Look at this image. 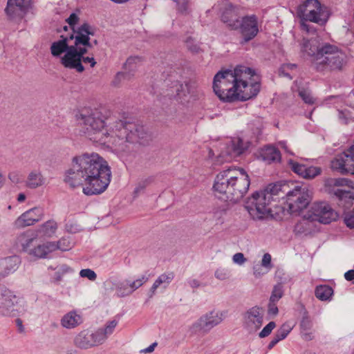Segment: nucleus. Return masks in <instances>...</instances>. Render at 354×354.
<instances>
[{"instance_id":"obj_1","label":"nucleus","mask_w":354,"mask_h":354,"mask_svg":"<svg viewBox=\"0 0 354 354\" xmlns=\"http://www.w3.org/2000/svg\"><path fill=\"white\" fill-rule=\"evenodd\" d=\"M85 136L117 152H127L136 143L144 144L147 133L142 126L105 118L97 110H84L76 115Z\"/></svg>"},{"instance_id":"obj_2","label":"nucleus","mask_w":354,"mask_h":354,"mask_svg":"<svg viewBox=\"0 0 354 354\" xmlns=\"http://www.w3.org/2000/svg\"><path fill=\"white\" fill-rule=\"evenodd\" d=\"M111 171L108 162L95 152L82 153L72 158L64 172V182L71 188L82 187L86 196L103 193L110 184Z\"/></svg>"},{"instance_id":"obj_3","label":"nucleus","mask_w":354,"mask_h":354,"mask_svg":"<svg viewBox=\"0 0 354 354\" xmlns=\"http://www.w3.org/2000/svg\"><path fill=\"white\" fill-rule=\"evenodd\" d=\"M254 76V71L244 66L218 71L214 77V92L224 102L246 101L259 92L260 84Z\"/></svg>"},{"instance_id":"obj_4","label":"nucleus","mask_w":354,"mask_h":354,"mask_svg":"<svg viewBox=\"0 0 354 354\" xmlns=\"http://www.w3.org/2000/svg\"><path fill=\"white\" fill-rule=\"evenodd\" d=\"M250 185L249 176L243 169L229 167L216 175L213 190L218 198L237 202L247 193Z\"/></svg>"},{"instance_id":"obj_5","label":"nucleus","mask_w":354,"mask_h":354,"mask_svg":"<svg viewBox=\"0 0 354 354\" xmlns=\"http://www.w3.org/2000/svg\"><path fill=\"white\" fill-rule=\"evenodd\" d=\"M95 28L88 23H84L76 29L73 28V43L70 51L64 57L61 58V64L66 68L75 69L79 73L84 71L83 65L80 64L82 54L87 52V47H91L90 36L95 35Z\"/></svg>"},{"instance_id":"obj_6","label":"nucleus","mask_w":354,"mask_h":354,"mask_svg":"<svg viewBox=\"0 0 354 354\" xmlns=\"http://www.w3.org/2000/svg\"><path fill=\"white\" fill-rule=\"evenodd\" d=\"M346 55L334 45L326 44L319 48L314 60L316 70L322 73L341 71L346 64Z\"/></svg>"},{"instance_id":"obj_7","label":"nucleus","mask_w":354,"mask_h":354,"mask_svg":"<svg viewBox=\"0 0 354 354\" xmlns=\"http://www.w3.org/2000/svg\"><path fill=\"white\" fill-rule=\"evenodd\" d=\"M301 17V28L309 32V25L306 21H310L324 26L329 19V12L327 7L322 6L318 0H306L299 8Z\"/></svg>"},{"instance_id":"obj_8","label":"nucleus","mask_w":354,"mask_h":354,"mask_svg":"<svg viewBox=\"0 0 354 354\" xmlns=\"http://www.w3.org/2000/svg\"><path fill=\"white\" fill-rule=\"evenodd\" d=\"M286 206L291 214L301 212L310 203L312 192L306 185L296 186L292 190L287 192Z\"/></svg>"},{"instance_id":"obj_9","label":"nucleus","mask_w":354,"mask_h":354,"mask_svg":"<svg viewBox=\"0 0 354 354\" xmlns=\"http://www.w3.org/2000/svg\"><path fill=\"white\" fill-rule=\"evenodd\" d=\"M147 281L148 277L146 275L139 276L134 279H126L122 281L110 278L104 282V285L110 286L111 290H115V294L118 297H124L133 294Z\"/></svg>"},{"instance_id":"obj_10","label":"nucleus","mask_w":354,"mask_h":354,"mask_svg":"<svg viewBox=\"0 0 354 354\" xmlns=\"http://www.w3.org/2000/svg\"><path fill=\"white\" fill-rule=\"evenodd\" d=\"M270 195H266L261 191L254 193L246 201L245 207L254 220L264 218L270 212Z\"/></svg>"},{"instance_id":"obj_11","label":"nucleus","mask_w":354,"mask_h":354,"mask_svg":"<svg viewBox=\"0 0 354 354\" xmlns=\"http://www.w3.org/2000/svg\"><path fill=\"white\" fill-rule=\"evenodd\" d=\"M339 215L331 206L326 202L313 203L304 217L312 221L328 224L337 219Z\"/></svg>"},{"instance_id":"obj_12","label":"nucleus","mask_w":354,"mask_h":354,"mask_svg":"<svg viewBox=\"0 0 354 354\" xmlns=\"http://www.w3.org/2000/svg\"><path fill=\"white\" fill-rule=\"evenodd\" d=\"M225 317V313L212 310L202 315L189 327L192 334L207 333L214 327L221 324Z\"/></svg>"},{"instance_id":"obj_13","label":"nucleus","mask_w":354,"mask_h":354,"mask_svg":"<svg viewBox=\"0 0 354 354\" xmlns=\"http://www.w3.org/2000/svg\"><path fill=\"white\" fill-rule=\"evenodd\" d=\"M330 167L333 171L342 174H354V142L346 151L335 156Z\"/></svg>"},{"instance_id":"obj_14","label":"nucleus","mask_w":354,"mask_h":354,"mask_svg":"<svg viewBox=\"0 0 354 354\" xmlns=\"http://www.w3.org/2000/svg\"><path fill=\"white\" fill-rule=\"evenodd\" d=\"M238 31L241 35L243 43H247L253 39L259 32L257 16L256 15L243 16L238 27Z\"/></svg>"},{"instance_id":"obj_15","label":"nucleus","mask_w":354,"mask_h":354,"mask_svg":"<svg viewBox=\"0 0 354 354\" xmlns=\"http://www.w3.org/2000/svg\"><path fill=\"white\" fill-rule=\"evenodd\" d=\"M31 0H8L5 13L10 21L20 22L28 13Z\"/></svg>"},{"instance_id":"obj_16","label":"nucleus","mask_w":354,"mask_h":354,"mask_svg":"<svg viewBox=\"0 0 354 354\" xmlns=\"http://www.w3.org/2000/svg\"><path fill=\"white\" fill-rule=\"evenodd\" d=\"M248 145L240 138H235L230 141L226 150L223 151L216 158L215 165H220L225 162H230L233 158L241 155L247 149Z\"/></svg>"},{"instance_id":"obj_17","label":"nucleus","mask_w":354,"mask_h":354,"mask_svg":"<svg viewBox=\"0 0 354 354\" xmlns=\"http://www.w3.org/2000/svg\"><path fill=\"white\" fill-rule=\"evenodd\" d=\"M243 8L229 4L222 10L221 20L231 30H238L242 18Z\"/></svg>"},{"instance_id":"obj_18","label":"nucleus","mask_w":354,"mask_h":354,"mask_svg":"<svg viewBox=\"0 0 354 354\" xmlns=\"http://www.w3.org/2000/svg\"><path fill=\"white\" fill-rule=\"evenodd\" d=\"M264 310L259 306L248 309L243 315V326L250 333L257 331L263 322Z\"/></svg>"},{"instance_id":"obj_19","label":"nucleus","mask_w":354,"mask_h":354,"mask_svg":"<svg viewBox=\"0 0 354 354\" xmlns=\"http://www.w3.org/2000/svg\"><path fill=\"white\" fill-rule=\"evenodd\" d=\"M44 209L41 207H35L31 208L21 216L15 221V225L18 228L33 225L35 223L41 221L44 218Z\"/></svg>"},{"instance_id":"obj_20","label":"nucleus","mask_w":354,"mask_h":354,"mask_svg":"<svg viewBox=\"0 0 354 354\" xmlns=\"http://www.w3.org/2000/svg\"><path fill=\"white\" fill-rule=\"evenodd\" d=\"M19 298L8 290L0 289V315L3 316L14 315L15 306Z\"/></svg>"},{"instance_id":"obj_21","label":"nucleus","mask_w":354,"mask_h":354,"mask_svg":"<svg viewBox=\"0 0 354 354\" xmlns=\"http://www.w3.org/2000/svg\"><path fill=\"white\" fill-rule=\"evenodd\" d=\"M73 35L67 36L62 35L60 39L52 43L50 46V53L53 57H58L61 55L65 53L62 57H64L67 53L70 51L73 44H71L73 41Z\"/></svg>"},{"instance_id":"obj_22","label":"nucleus","mask_w":354,"mask_h":354,"mask_svg":"<svg viewBox=\"0 0 354 354\" xmlns=\"http://www.w3.org/2000/svg\"><path fill=\"white\" fill-rule=\"evenodd\" d=\"M288 162L291 169L295 174L304 178H313L321 173V169L317 167H307L306 165L300 164L292 159H290Z\"/></svg>"},{"instance_id":"obj_23","label":"nucleus","mask_w":354,"mask_h":354,"mask_svg":"<svg viewBox=\"0 0 354 354\" xmlns=\"http://www.w3.org/2000/svg\"><path fill=\"white\" fill-rule=\"evenodd\" d=\"M118 324V322L117 320L113 319L108 322L105 324L104 328H99L91 333L94 346L102 344L108 337L113 333Z\"/></svg>"},{"instance_id":"obj_24","label":"nucleus","mask_w":354,"mask_h":354,"mask_svg":"<svg viewBox=\"0 0 354 354\" xmlns=\"http://www.w3.org/2000/svg\"><path fill=\"white\" fill-rule=\"evenodd\" d=\"M21 263L20 258L17 255L10 256L0 259V279L14 273Z\"/></svg>"},{"instance_id":"obj_25","label":"nucleus","mask_w":354,"mask_h":354,"mask_svg":"<svg viewBox=\"0 0 354 354\" xmlns=\"http://www.w3.org/2000/svg\"><path fill=\"white\" fill-rule=\"evenodd\" d=\"M46 182V178L42 172L39 169H33L28 174L25 185L30 189H35L44 186Z\"/></svg>"},{"instance_id":"obj_26","label":"nucleus","mask_w":354,"mask_h":354,"mask_svg":"<svg viewBox=\"0 0 354 354\" xmlns=\"http://www.w3.org/2000/svg\"><path fill=\"white\" fill-rule=\"evenodd\" d=\"M82 317L75 311H70L66 313L61 319L60 324L63 328L73 329L82 323Z\"/></svg>"},{"instance_id":"obj_27","label":"nucleus","mask_w":354,"mask_h":354,"mask_svg":"<svg viewBox=\"0 0 354 354\" xmlns=\"http://www.w3.org/2000/svg\"><path fill=\"white\" fill-rule=\"evenodd\" d=\"M35 238L29 232H24L17 236L15 245L18 248L22 251L28 252L30 254V251L32 250L31 246Z\"/></svg>"},{"instance_id":"obj_28","label":"nucleus","mask_w":354,"mask_h":354,"mask_svg":"<svg viewBox=\"0 0 354 354\" xmlns=\"http://www.w3.org/2000/svg\"><path fill=\"white\" fill-rule=\"evenodd\" d=\"M261 157L268 164L279 162L281 159L280 151L274 147L266 146L261 149Z\"/></svg>"},{"instance_id":"obj_29","label":"nucleus","mask_w":354,"mask_h":354,"mask_svg":"<svg viewBox=\"0 0 354 354\" xmlns=\"http://www.w3.org/2000/svg\"><path fill=\"white\" fill-rule=\"evenodd\" d=\"M74 344L82 349L94 347L91 333L86 330L81 331L74 339Z\"/></svg>"},{"instance_id":"obj_30","label":"nucleus","mask_w":354,"mask_h":354,"mask_svg":"<svg viewBox=\"0 0 354 354\" xmlns=\"http://www.w3.org/2000/svg\"><path fill=\"white\" fill-rule=\"evenodd\" d=\"M55 251V245L53 242H46L39 244L32 248L30 251V255L39 259H44L48 257V254Z\"/></svg>"},{"instance_id":"obj_31","label":"nucleus","mask_w":354,"mask_h":354,"mask_svg":"<svg viewBox=\"0 0 354 354\" xmlns=\"http://www.w3.org/2000/svg\"><path fill=\"white\" fill-rule=\"evenodd\" d=\"M174 278V274L173 272L163 273L160 274L154 281L152 286L151 287L150 292H151V295L155 294L156 290L158 288H162L163 289H166L169 285L171 283L172 280Z\"/></svg>"},{"instance_id":"obj_32","label":"nucleus","mask_w":354,"mask_h":354,"mask_svg":"<svg viewBox=\"0 0 354 354\" xmlns=\"http://www.w3.org/2000/svg\"><path fill=\"white\" fill-rule=\"evenodd\" d=\"M313 322L308 316H304L300 322L301 335L305 341L313 339Z\"/></svg>"},{"instance_id":"obj_33","label":"nucleus","mask_w":354,"mask_h":354,"mask_svg":"<svg viewBox=\"0 0 354 354\" xmlns=\"http://www.w3.org/2000/svg\"><path fill=\"white\" fill-rule=\"evenodd\" d=\"M286 188V185L274 183L269 185L265 189L261 190V192L266 195H270L269 200L272 201L274 200V196H280L281 193L285 194Z\"/></svg>"},{"instance_id":"obj_34","label":"nucleus","mask_w":354,"mask_h":354,"mask_svg":"<svg viewBox=\"0 0 354 354\" xmlns=\"http://www.w3.org/2000/svg\"><path fill=\"white\" fill-rule=\"evenodd\" d=\"M333 294V290L327 285L319 286L315 289V296L322 301L329 300Z\"/></svg>"},{"instance_id":"obj_35","label":"nucleus","mask_w":354,"mask_h":354,"mask_svg":"<svg viewBox=\"0 0 354 354\" xmlns=\"http://www.w3.org/2000/svg\"><path fill=\"white\" fill-rule=\"evenodd\" d=\"M57 225L55 221L50 220L44 223L39 229V232L44 236L50 237L56 232Z\"/></svg>"},{"instance_id":"obj_36","label":"nucleus","mask_w":354,"mask_h":354,"mask_svg":"<svg viewBox=\"0 0 354 354\" xmlns=\"http://www.w3.org/2000/svg\"><path fill=\"white\" fill-rule=\"evenodd\" d=\"M292 91L294 92H298V95L305 103L309 104H313L314 103L315 100L313 97L310 91L308 89H305L304 88H299L298 86L297 81L295 82L294 86L292 87Z\"/></svg>"},{"instance_id":"obj_37","label":"nucleus","mask_w":354,"mask_h":354,"mask_svg":"<svg viewBox=\"0 0 354 354\" xmlns=\"http://www.w3.org/2000/svg\"><path fill=\"white\" fill-rule=\"evenodd\" d=\"M319 50L315 44L314 41L304 39L301 44V51L306 53L308 56L316 58V54Z\"/></svg>"},{"instance_id":"obj_38","label":"nucleus","mask_w":354,"mask_h":354,"mask_svg":"<svg viewBox=\"0 0 354 354\" xmlns=\"http://www.w3.org/2000/svg\"><path fill=\"white\" fill-rule=\"evenodd\" d=\"M297 68V66L296 64H284L279 69V74L280 76L286 77L289 80H292Z\"/></svg>"},{"instance_id":"obj_39","label":"nucleus","mask_w":354,"mask_h":354,"mask_svg":"<svg viewBox=\"0 0 354 354\" xmlns=\"http://www.w3.org/2000/svg\"><path fill=\"white\" fill-rule=\"evenodd\" d=\"M153 182L152 177H148L139 181L133 191L134 197H137L139 194L144 192L145 189Z\"/></svg>"},{"instance_id":"obj_40","label":"nucleus","mask_w":354,"mask_h":354,"mask_svg":"<svg viewBox=\"0 0 354 354\" xmlns=\"http://www.w3.org/2000/svg\"><path fill=\"white\" fill-rule=\"evenodd\" d=\"M55 245V251L59 250L62 251H67L73 248V243L68 238H62L57 242L53 241Z\"/></svg>"},{"instance_id":"obj_41","label":"nucleus","mask_w":354,"mask_h":354,"mask_svg":"<svg viewBox=\"0 0 354 354\" xmlns=\"http://www.w3.org/2000/svg\"><path fill=\"white\" fill-rule=\"evenodd\" d=\"M140 62V59L138 57H131L127 59L124 64V68L129 71L128 73L130 76L131 75L130 74L131 72H134L137 70Z\"/></svg>"},{"instance_id":"obj_42","label":"nucleus","mask_w":354,"mask_h":354,"mask_svg":"<svg viewBox=\"0 0 354 354\" xmlns=\"http://www.w3.org/2000/svg\"><path fill=\"white\" fill-rule=\"evenodd\" d=\"M283 295V287L281 283H277L273 287L269 301L278 302Z\"/></svg>"},{"instance_id":"obj_43","label":"nucleus","mask_w":354,"mask_h":354,"mask_svg":"<svg viewBox=\"0 0 354 354\" xmlns=\"http://www.w3.org/2000/svg\"><path fill=\"white\" fill-rule=\"evenodd\" d=\"M56 270L53 277L55 281L58 282L62 280L63 276L66 273L72 271V269L67 265L62 264L55 268Z\"/></svg>"},{"instance_id":"obj_44","label":"nucleus","mask_w":354,"mask_h":354,"mask_svg":"<svg viewBox=\"0 0 354 354\" xmlns=\"http://www.w3.org/2000/svg\"><path fill=\"white\" fill-rule=\"evenodd\" d=\"M292 329V326L285 323L277 330L274 335L281 341L288 336Z\"/></svg>"},{"instance_id":"obj_45","label":"nucleus","mask_w":354,"mask_h":354,"mask_svg":"<svg viewBox=\"0 0 354 354\" xmlns=\"http://www.w3.org/2000/svg\"><path fill=\"white\" fill-rule=\"evenodd\" d=\"M344 222L348 228H354V208L344 213Z\"/></svg>"},{"instance_id":"obj_46","label":"nucleus","mask_w":354,"mask_h":354,"mask_svg":"<svg viewBox=\"0 0 354 354\" xmlns=\"http://www.w3.org/2000/svg\"><path fill=\"white\" fill-rule=\"evenodd\" d=\"M214 276L219 280H225L230 277V272L227 268H219L215 271Z\"/></svg>"},{"instance_id":"obj_47","label":"nucleus","mask_w":354,"mask_h":354,"mask_svg":"<svg viewBox=\"0 0 354 354\" xmlns=\"http://www.w3.org/2000/svg\"><path fill=\"white\" fill-rule=\"evenodd\" d=\"M335 194L341 201L348 199V202H350L354 199V196H353L351 192L344 191L341 189H337L335 191Z\"/></svg>"},{"instance_id":"obj_48","label":"nucleus","mask_w":354,"mask_h":354,"mask_svg":"<svg viewBox=\"0 0 354 354\" xmlns=\"http://www.w3.org/2000/svg\"><path fill=\"white\" fill-rule=\"evenodd\" d=\"M271 255L269 253H266L263 254L261 266L266 270V272H269L272 268V264L271 263Z\"/></svg>"},{"instance_id":"obj_49","label":"nucleus","mask_w":354,"mask_h":354,"mask_svg":"<svg viewBox=\"0 0 354 354\" xmlns=\"http://www.w3.org/2000/svg\"><path fill=\"white\" fill-rule=\"evenodd\" d=\"M80 276L83 278H87L91 281H95L97 278L96 273L89 268L81 270Z\"/></svg>"},{"instance_id":"obj_50","label":"nucleus","mask_w":354,"mask_h":354,"mask_svg":"<svg viewBox=\"0 0 354 354\" xmlns=\"http://www.w3.org/2000/svg\"><path fill=\"white\" fill-rule=\"evenodd\" d=\"M276 324L274 322H269L259 333V337L261 338L268 337L275 328Z\"/></svg>"},{"instance_id":"obj_51","label":"nucleus","mask_w":354,"mask_h":354,"mask_svg":"<svg viewBox=\"0 0 354 354\" xmlns=\"http://www.w3.org/2000/svg\"><path fill=\"white\" fill-rule=\"evenodd\" d=\"M308 219H306L305 217L304 218L298 222L295 227V231L297 233H304L306 232L308 228L307 227V225H308V222L307 221Z\"/></svg>"},{"instance_id":"obj_52","label":"nucleus","mask_w":354,"mask_h":354,"mask_svg":"<svg viewBox=\"0 0 354 354\" xmlns=\"http://www.w3.org/2000/svg\"><path fill=\"white\" fill-rule=\"evenodd\" d=\"M130 78V75L127 73L120 72L118 73L115 75L113 84L115 86H118L119 84L124 80H129Z\"/></svg>"},{"instance_id":"obj_53","label":"nucleus","mask_w":354,"mask_h":354,"mask_svg":"<svg viewBox=\"0 0 354 354\" xmlns=\"http://www.w3.org/2000/svg\"><path fill=\"white\" fill-rule=\"evenodd\" d=\"M187 48L192 53L198 52L200 48L199 46L194 42V39L192 38H188L186 41Z\"/></svg>"},{"instance_id":"obj_54","label":"nucleus","mask_w":354,"mask_h":354,"mask_svg":"<svg viewBox=\"0 0 354 354\" xmlns=\"http://www.w3.org/2000/svg\"><path fill=\"white\" fill-rule=\"evenodd\" d=\"M277 302H271L269 301L268 306V313L270 315L275 316L278 314L279 310L277 306Z\"/></svg>"},{"instance_id":"obj_55","label":"nucleus","mask_w":354,"mask_h":354,"mask_svg":"<svg viewBox=\"0 0 354 354\" xmlns=\"http://www.w3.org/2000/svg\"><path fill=\"white\" fill-rule=\"evenodd\" d=\"M232 261L234 263L238 265H242L246 261V259L244 257L243 253L238 252L234 254L232 257Z\"/></svg>"},{"instance_id":"obj_56","label":"nucleus","mask_w":354,"mask_h":354,"mask_svg":"<svg viewBox=\"0 0 354 354\" xmlns=\"http://www.w3.org/2000/svg\"><path fill=\"white\" fill-rule=\"evenodd\" d=\"M261 266L256 265L253 267V274L256 278H259L268 272L266 270H264V268H262Z\"/></svg>"},{"instance_id":"obj_57","label":"nucleus","mask_w":354,"mask_h":354,"mask_svg":"<svg viewBox=\"0 0 354 354\" xmlns=\"http://www.w3.org/2000/svg\"><path fill=\"white\" fill-rule=\"evenodd\" d=\"M9 180L15 184L19 183L21 181L20 174L18 171H11L8 174Z\"/></svg>"},{"instance_id":"obj_58","label":"nucleus","mask_w":354,"mask_h":354,"mask_svg":"<svg viewBox=\"0 0 354 354\" xmlns=\"http://www.w3.org/2000/svg\"><path fill=\"white\" fill-rule=\"evenodd\" d=\"M84 55L82 54L81 57H80V64L82 65V62H84V64H89L91 67H94L96 64L94 58L93 57H84Z\"/></svg>"},{"instance_id":"obj_59","label":"nucleus","mask_w":354,"mask_h":354,"mask_svg":"<svg viewBox=\"0 0 354 354\" xmlns=\"http://www.w3.org/2000/svg\"><path fill=\"white\" fill-rule=\"evenodd\" d=\"M78 21L79 17L75 13L71 14L69 17L66 19V22L73 29L74 28V26L77 24Z\"/></svg>"},{"instance_id":"obj_60","label":"nucleus","mask_w":354,"mask_h":354,"mask_svg":"<svg viewBox=\"0 0 354 354\" xmlns=\"http://www.w3.org/2000/svg\"><path fill=\"white\" fill-rule=\"evenodd\" d=\"M344 278L348 281L354 282V270H349L344 273Z\"/></svg>"},{"instance_id":"obj_61","label":"nucleus","mask_w":354,"mask_h":354,"mask_svg":"<svg viewBox=\"0 0 354 354\" xmlns=\"http://www.w3.org/2000/svg\"><path fill=\"white\" fill-rule=\"evenodd\" d=\"M187 283L189 286L192 288H197L201 285L200 281L196 279H189Z\"/></svg>"},{"instance_id":"obj_62","label":"nucleus","mask_w":354,"mask_h":354,"mask_svg":"<svg viewBox=\"0 0 354 354\" xmlns=\"http://www.w3.org/2000/svg\"><path fill=\"white\" fill-rule=\"evenodd\" d=\"M156 346H157V343L154 342V343L151 344L150 346H149L147 348L141 350V352L144 353H151L154 351Z\"/></svg>"},{"instance_id":"obj_63","label":"nucleus","mask_w":354,"mask_h":354,"mask_svg":"<svg viewBox=\"0 0 354 354\" xmlns=\"http://www.w3.org/2000/svg\"><path fill=\"white\" fill-rule=\"evenodd\" d=\"M15 322H16V325L18 328L19 332L23 333L24 331V327L23 326L22 321L20 319H17Z\"/></svg>"},{"instance_id":"obj_64","label":"nucleus","mask_w":354,"mask_h":354,"mask_svg":"<svg viewBox=\"0 0 354 354\" xmlns=\"http://www.w3.org/2000/svg\"><path fill=\"white\" fill-rule=\"evenodd\" d=\"M280 340L274 335L268 344V348H272Z\"/></svg>"}]
</instances>
